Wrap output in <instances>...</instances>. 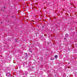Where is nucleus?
Listing matches in <instances>:
<instances>
[{
	"instance_id": "nucleus-1",
	"label": "nucleus",
	"mask_w": 77,
	"mask_h": 77,
	"mask_svg": "<svg viewBox=\"0 0 77 77\" xmlns=\"http://www.w3.org/2000/svg\"><path fill=\"white\" fill-rule=\"evenodd\" d=\"M55 57L56 58V59H57V55H56L55 56Z\"/></svg>"
},
{
	"instance_id": "nucleus-2",
	"label": "nucleus",
	"mask_w": 77,
	"mask_h": 77,
	"mask_svg": "<svg viewBox=\"0 0 77 77\" xmlns=\"http://www.w3.org/2000/svg\"><path fill=\"white\" fill-rule=\"evenodd\" d=\"M32 22H33H33H35V21L32 20Z\"/></svg>"
},
{
	"instance_id": "nucleus-3",
	"label": "nucleus",
	"mask_w": 77,
	"mask_h": 77,
	"mask_svg": "<svg viewBox=\"0 0 77 77\" xmlns=\"http://www.w3.org/2000/svg\"><path fill=\"white\" fill-rule=\"evenodd\" d=\"M1 23L2 24V23H3V22H1Z\"/></svg>"
},
{
	"instance_id": "nucleus-4",
	"label": "nucleus",
	"mask_w": 77,
	"mask_h": 77,
	"mask_svg": "<svg viewBox=\"0 0 77 77\" xmlns=\"http://www.w3.org/2000/svg\"><path fill=\"white\" fill-rule=\"evenodd\" d=\"M12 17L13 18H14L13 17V16H12Z\"/></svg>"
},
{
	"instance_id": "nucleus-5",
	"label": "nucleus",
	"mask_w": 77,
	"mask_h": 77,
	"mask_svg": "<svg viewBox=\"0 0 77 77\" xmlns=\"http://www.w3.org/2000/svg\"><path fill=\"white\" fill-rule=\"evenodd\" d=\"M4 8H5V7H4Z\"/></svg>"
},
{
	"instance_id": "nucleus-6",
	"label": "nucleus",
	"mask_w": 77,
	"mask_h": 77,
	"mask_svg": "<svg viewBox=\"0 0 77 77\" xmlns=\"http://www.w3.org/2000/svg\"><path fill=\"white\" fill-rule=\"evenodd\" d=\"M42 27H44V26H42Z\"/></svg>"
},
{
	"instance_id": "nucleus-7",
	"label": "nucleus",
	"mask_w": 77,
	"mask_h": 77,
	"mask_svg": "<svg viewBox=\"0 0 77 77\" xmlns=\"http://www.w3.org/2000/svg\"><path fill=\"white\" fill-rule=\"evenodd\" d=\"M66 39V38H64V39Z\"/></svg>"
},
{
	"instance_id": "nucleus-8",
	"label": "nucleus",
	"mask_w": 77,
	"mask_h": 77,
	"mask_svg": "<svg viewBox=\"0 0 77 77\" xmlns=\"http://www.w3.org/2000/svg\"><path fill=\"white\" fill-rule=\"evenodd\" d=\"M3 12H4V11H3Z\"/></svg>"
},
{
	"instance_id": "nucleus-9",
	"label": "nucleus",
	"mask_w": 77,
	"mask_h": 77,
	"mask_svg": "<svg viewBox=\"0 0 77 77\" xmlns=\"http://www.w3.org/2000/svg\"><path fill=\"white\" fill-rule=\"evenodd\" d=\"M8 41H9V39L8 40Z\"/></svg>"
},
{
	"instance_id": "nucleus-10",
	"label": "nucleus",
	"mask_w": 77,
	"mask_h": 77,
	"mask_svg": "<svg viewBox=\"0 0 77 77\" xmlns=\"http://www.w3.org/2000/svg\"><path fill=\"white\" fill-rule=\"evenodd\" d=\"M9 73H10V72H9Z\"/></svg>"
}]
</instances>
